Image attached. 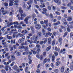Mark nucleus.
I'll use <instances>...</instances> for the list:
<instances>
[{"mask_svg": "<svg viewBox=\"0 0 73 73\" xmlns=\"http://www.w3.org/2000/svg\"><path fill=\"white\" fill-rule=\"evenodd\" d=\"M35 27L36 29L38 30L40 29H41V25H40L37 24L35 25Z\"/></svg>", "mask_w": 73, "mask_h": 73, "instance_id": "f257e3e1", "label": "nucleus"}, {"mask_svg": "<svg viewBox=\"0 0 73 73\" xmlns=\"http://www.w3.org/2000/svg\"><path fill=\"white\" fill-rule=\"evenodd\" d=\"M31 18V16L27 17L25 19L24 21H25V23L27 24H28V19Z\"/></svg>", "mask_w": 73, "mask_h": 73, "instance_id": "f03ea898", "label": "nucleus"}, {"mask_svg": "<svg viewBox=\"0 0 73 73\" xmlns=\"http://www.w3.org/2000/svg\"><path fill=\"white\" fill-rule=\"evenodd\" d=\"M10 3H9V6H12L14 3V0H10L9 1Z\"/></svg>", "mask_w": 73, "mask_h": 73, "instance_id": "7ed1b4c3", "label": "nucleus"}, {"mask_svg": "<svg viewBox=\"0 0 73 73\" xmlns=\"http://www.w3.org/2000/svg\"><path fill=\"white\" fill-rule=\"evenodd\" d=\"M54 1L55 3L58 4H60L61 3L60 0H54Z\"/></svg>", "mask_w": 73, "mask_h": 73, "instance_id": "20e7f679", "label": "nucleus"}, {"mask_svg": "<svg viewBox=\"0 0 73 73\" xmlns=\"http://www.w3.org/2000/svg\"><path fill=\"white\" fill-rule=\"evenodd\" d=\"M48 35H49L50 36H52V33L50 32L48 33H46L45 35V37H48Z\"/></svg>", "mask_w": 73, "mask_h": 73, "instance_id": "39448f33", "label": "nucleus"}, {"mask_svg": "<svg viewBox=\"0 0 73 73\" xmlns=\"http://www.w3.org/2000/svg\"><path fill=\"white\" fill-rule=\"evenodd\" d=\"M65 49L64 48L63 50H61L60 51V53H62L63 54H65V51H66Z\"/></svg>", "mask_w": 73, "mask_h": 73, "instance_id": "423d86ee", "label": "nucleus"}, {"mask_svg": "<svg viewBox=\"0 0 73 73\" xmlns=\"http://www.w3.org/2000/svg\"><path fill=\"white\" fill-rule=\"evenodd\" d=\"M42 40H44V41H43V43L46 44V42H47V41H48V38H43L42 39Z\"/></svg>", "mask_w": 73, "mask_h": 73, "instance_id": "0eeeda50", "label": "nucleus"}, {"mask_svg": "<svg viewBox=\"0 0 73 73\" xmlns=\"http://www.w3.org/2000/svg\"><path fill=\"white\" fill-rule=\"evenodd\" d=\"M18 68H18V67H17V65H15L13 66V69H14V70H15L18 69Z\"/></svg>", "mask_w": 73, "mask_h": 73, "instance_id": "6e6552de", "label": "nucleus"}, {"mask_svg": "<svg viewBox=\"0 0 73 73\" xmlns=\"http://www.w3.org/2000/svg\"><path fill=\"white\" fill-rule=\"evenodd\" d=\"M60 22L58 21L57 23H55L53 24L54 25H55L56 26H57V25H58L59 24H60Z\"/></svg>", "mask_w": 73, "mask_h": 73, "instance_id": "1a4fd4ad", "label": "nucleus"}, {"mask_svg": "<svg viewBox=\"0 0 73 73\" xmlns=\"http://www.w3.org/2000/svg\"><path fill=\"white\" fill-rule=\"evenodd\" d=\"M73 63H71L70 64V69H71L72 70H73Z\"/></svg>", "mask_w": 73, "mask_h": 73, "instance_id": "9d476101", "label": "nucleus"}, {"mask_svg": "<svg viewBox=\"0 0 73 73\" xmlns=\"http://www.w3.org/2000/svg\"><path fill=\"white\" fill-rule=\"evenodd\" d=\"M19 12L20 13L22 14V13H23V10H22V8H20L19 9Z\"/></svg>", "mask_w": 73, "mask_h": 73, "instance_id": "9b49d317", "label": "nucleus"}, {"mask_svg": "<svg viewBox=\"0 0 73 73\" xmlns=\"http://www.w3.org/2000/svg\"><path fill=\"white\" fill-rule=\"evenodd\" d=\"M18 33V32H15V33H13V38H15L16 37V34H17Z\"/></svg>", "mask_w": 73, "mask_h": 73, "instance_id": "f8f14e48", "label": "nucleus"}, {"mask_svg": "<svg viewBox=\"0 0 73 73\" xmlns=\"http://www.w3.org/2000/svg\"><path fill=\"white\" fill-rule=\"evenodd\" d=\"M33 2V1L32 0H30L29 2H27V4L28 5H30L32 4V3Z\"/></svg>", "mask_w": 73, "mask_h": 73, "instance_id": "ddd939ff", "label": "nucleus"}, {"mask_svg": "<svg viewBox=\"0 0 73 73\" xmlns=\"http://www.w3.org/2000/svg\"><path fill=\"white\" fill-rule=\"evenodd\" d=\"M42 10L43 11H44V12L43 11L42 12V13H43V14H44V13H45V12H46V11H47V9L45 8L43 9Z\"/></svg>", "mask_w": 73, "mask_h": 73, "instance_id": "4468645a", "label": "nucleus"}, {"mask_svg": "<svg viewBox=\"0 0 73 73\" xmlns=\"http://www.w3.org/2000/svg\"><path fill=\"white\" fill-rule=\"evenodd\" d=\"M29 53V51H27L26 52H24L23 53V55H27V54H28Z\"/></svg>", "mask_w": 73, "mask_h": 73, "instance_id": "2eb2a0df", "label": "nucleus"}, {"mask_svg": "<svg viewBox=\"0 0 73 73\" xmlns=\"http://www.w3.org/2000/svg\"><path fill=\"white\" fill-rule=\"evenodd\" d=\"M72 18L71 17H68L67 20L68 21H72Z\"/></svg>", "mask_w": 73, "mask_h": 73, "instance_id": "dca6fc26", "label": "nucleus"}, {"mask_svg": "<svg viewBox=\"0 0 73 73\" xmlns=\"http://www.w3.org/2000/svg\"><path fill=\"white\" fill-rule=\"evenodd\" d=\"M66 27H68L67 31L68 32H70V29H69V25L68 24L66 26Z\"/></svg>", "mask_w": 73, "mask_h": 73, "instance_id": "f3484780", "label": "nucleus"}, {"mask_svg": "<svg viewBox=\"0 0 73 73\" xmlns=\"http://www.w3.org/2000/svg\"><path fill=\"white\" fill-rule=\"evenodd\" d=\"M51 49V46H49L48 47L46 48V51H49Z\"/></svg>", "mask_w": 73, "mask_h": 73, "instance_id": "a211bd4d", "label": "nucleus"}, {"mask_svg": "<svg viewBox=\"0 0 73 73\" xmlns=\"http://www.w3.org/2000/svg\"><path fill=\"white\" fill-rule=\"evenodd\" d=\"M60 62L59 61H57L56 62V66H58L60 65Z\"/></svg>", "mask_w": 73, "mask_h": 73, "instance_id": "6ab92c4d", "label": "nucleus"}, {"mask_svg": "<svg viewBox=\"0 0 73 73\" xmlns=\"http://www.w3.org/2000/svg\"><path fill=\"white\" fill-rule=\"evenodd\" d=\"M21 17H22V16L24 17H26V14L25 13H24L23 14H21Z\"/></svg>", "mask_w": 73, "mask_h": 73, "instance_id": "aec40b11", "label": "nucleus"}, {"mask_svg": "<svg viewBox=\"0 0 73 73\" xmlns=\"http://www.w3.org/2000/svg\"><path fill=\"white\" fill-rule=\"evenodd\" d=\"M61 72H64V66H62L61 68Z\"/></svg>", "mask_w": 73, "mask_h": 73, "instance_id": "412c9836", "label": "nucleus"}, {"mask_svg": "<svg viewBox=\"0 0 73 73\" xmlns=\"http://www.w3.org/2000/svg\"><path fill=\"white\" fill-rule=\"evenodd\" d=\"M69 68H68L67 69V70L66 71L64 72L63 73H69Z\"/></svg>", "mask_w": 73, "mask_h": 73, "instance_id": "4be33fe9", "label": "nucleus"}, {"mask_svg": "<svg viewBox=\"0 0 73 73\" xmlns=\"http://www.w3.org/2000/svg\"><path fill=\"white\" fill-rule=\"evenodd\" d=\"M8 66H6L5 67V69L6 70V71H8Z\"/></svg>", "mask_w": 73, "mask_h": 73, "instance_id": "5701e85b", "label": "nucleus"}, {"mask_svg": "<svg viewBox=\"0 0 73 73\" xmlns=\"http://www.w3.org/2000/svg\"><path fill=\"white\" fill-rule=\"evenodd\" d=\"M7 38H8L9 40H11L12 39V36H9L8 35H7Z\"/></svg>", "mask_w": 73, "mask_h": 73, "instance_id": "b1692460", "label": "nucleus"}, {"mask_svg": "<svg viewBox=\"0 0 73 73\" xmlns=\"http://www.w3.org/2000/svg\"><path fill=\"white\" fill-rule=\"evenodd\" d=\"M40 48H38L37 49V50L36 51V53L37 54H38L40 52Z\"/></svg>", "mask_w": 73, "mask_h": 73, "instance_id": "393cba45", "label": "nucleus"}, {"mask_svg": "<svg viewBox=\"0 0 73 73\" xmlns=\"http://www.w3.org/2000/svg\"><path fill=\"white\" fill-rule=\"evenodd\" d=\"M67 24H68V22H63V23L62 24L63 25H64V26H66Z\"/></svg>", "mask_w": 73, "mask_h": 73, "instance_id": "a878e982", "label": "nucleus"}, {"mask_svg": "<svg viewBox=\"0 0 73 73\" xmlns=\"http://www.w3.org/2000/svg\"><path fill=\"white\" fill-rule=\"evenodd\" d=\"M0 71L2 73H6L4 69L1 70Z\"/></svg>", "mask_w": 73, "mask_h": 73, "instance_id": "bb28decb", "label": "nucleus"}, {"mask_svg": "<svg viewBox=\"0 0 73 73\" xmlns=\"http://www.w3.org/2000/svg\"><path fill=\"white\" fill-rule=\"evenodd\" d=\"M56 42V40H54L52 41V45H54L55 44Z\"/></svg>", "mask_w": 73, "mask_h": 73, "instance_id": "cd10ccee", "label": "nucleus"}, {"mask_svg": "<svg viewBox=\"0 0 73 73\" xmlns=\"http://www.w3.org/2000/svg\"><path fill=\"white\" fill-rule=\"evenodd\" d=\"M55 14H56V15H61V13L60 12L57 11H56L55 12Z\"/></svg>", "mask_w": 73, "mask_h": 73, "instance_id": "c85d7f7f", "label": "nucleus"}, {"mask_svg": "<svg viewBox=\"0 0 73 73\" xmlns=\"http://www.w3.org/2000/svg\"><path fill=\"white\" fill-rule=\"evenodd\" d=\"M60 8L61 9H67L66 7H64L63 6H61Z\"/></svg>", "mask_w": 73, "mask_h": 73, "instance_id": "c756f323", "label": "nucleus"}, {"mask_svg": "<svg viewBox=\"0 0 73 73\" xmlns=\"http://www.w3.org/2000/svg\"><path fill=\"white\" fill-rule=\"evenodd\" d=\"M64 17L66 18V19H68V15L66 14H65L64 15Z\"/></svg>", "mask_w": 73, "mask_h": 73, "instance_id": "7c9ffc66", "label": "nucleus"}, {"mask_svg": "<svg viewBox=\"0 0 73 73\" xmlns=\"http://www.w3.org/2000/svg\"><path fill=\"white\" fill-rule=\"evenodd\" d=\"M23 40H22V39H19L18 40V43L19 44H20V43H21V42H23Z\"/></svg>", "mask_w": 73, "mask_h": 73, "instance_id": "2f4dec72", "label": "nucleus"}, {"mask_svg": "<svg viewBox=\"0 0 73 73\" xmlns=\"http://www.w3.org/2000/svg\"><path fill=\"white\" fill-rule=\"evenodd\" d=\"M66 19L65 18H63L62 19V21L63 22V23H64V22H66Z\"/></svg>", "mask_w": 73, "mask_h": 73, "instance_id": "473e14b6", "label": "nucleus"}, {"mask_svg": "<svg viewBox=\"0 0 73 73\" xmlns=\"http://www.w3.org/2000/svg\"><path fill=\"white\" fill-rule=\"evenodd\" d=\"M55 58V56L54 55H53L52 58V61L53 62L54 61V58Z\"/></svg>", "mask_w": 73, "mask_h": 73, "instance_id": "72a5a7b5", "label": "nucleus"}, {"mask_svg": "<svg viewBox=\"0 0 73 73\" xmlns=\"http://www.w3.org/2000/svg\"><path fill=\"white\" fill-rule=\"evenodd\" d=\"M23 8H26V6H25V2H23Z\"/></svg>", "mask_w": 73, "mask_h": 73, "instance_id": "f704fd0d", "label": "nucleus"}, {"mask_svg": "<svg viewBox=\"0 0 73 73\" xmlns=\"http://www.w3.org/2000/svg\"><path fill=\"white\" fill-rule=\"evenodd\" d=\"M11 57L12 58H13V59H15V56L12 54L11 55Z\"/></svg>", "mask_w": 73, "mask_h": 73, "instance_id": "c9c22d12", "label": "nucleus"}, {"mask_svg": "<svg viewBox=\"0 0 73 73\" xmlns=\"http://www.w3.org/2000/svg\"><path fill=\"white\" fill-rule=\"evenodd\" d=\"M51 42V38H49L48 39V44H50Z\"/></svg>", "mask_w": 73, "mask_h": 73, "instance_id": "e433bc0d", "label": "nucleus"}, {"mask_svg": "<svg viewBox=\"0 0 73 73\" xmlns=\"http://www.w3.org/2000/svg\"><path fill=\"white\" fill-rule=\"evenodd\" d=\"M25 36H23L22 37L21 40L23 41H24V40H25Z\"/></svg>", "mask_w": 73, "mask_h": 73, "instance_id": "4c0bfd02", "label": "nucleus"}, {"mask_svg": "<svg viewBox=\"0 0 73 73\" xmlns=\"http://www.w3.org/2000/svg\"><path fill=\"white\" fill-rule=\"evenodd\" d=\"M36 47L37 48H38V49H41V47L40 46V45L39 44H36Z\"/></svg>", "mask_w": 73, "mask_h": 73, "instance_id": "58836bf2", "label": "nucleus"}, {"mask_svg": "<svg viewBox=\"0 0 73 73\" xmlns=\"http://www.w3.org/2000/svg\"><path fill=\"white\" fill-rule=\"evenodd\" d=\"M55 50L56 51H58V50H60V48H57L56 47H55Z\"/></svg>", "mask_w": 73, "mask_h": 73, "instance_id": "ea45409f", "label": "nucleus"}, {"mask_svg": "<svg viewBox=\"0 0 73 73\" xmlns=\"http://www.w3.org/2000/svg\"><path fill=\"white\" fill-rule=\"evenodd\" d=\"M23 48H24V46H19L18 48L19 49H23Z\"/></svg>", "mask_w": 73, "mask_h": 73, "instance_id": "a19ab883", "label": "nucleus"}, {"mask_svg": "<svg viewBox=\"0 0 73 73\" xmlns=\"http://www.w3.org/2000/svg\"><path fill=\"white\" fill-rule=\"evenodd\" d=\"M45 7V5L43 4L42 5H40V8H44V7Z\"/></svg>", "mask_w": 73, "mask_h": 73, "instance_id": "79ce46f5", "label": "nucleus"}, {"mask_svg": "<svg viewBox=\"0 0 73 73\" xmlns=\"http://www.w3.org/2000/svg\"><path fill=\"white\" fill-rule=\"evenodd\" d=\"M54 54L56 57H57V56H58V52H55Z\"/></svg>", "mask_w": 73, "mask_h": 73, "instance_id": "37998d69", "label": "nucleus"}, {"mask_svg": "<svg viewBox=\"0 0 73 73\" xmlns=\"http://www.w3.org/2000/svg\"><path fill=\"white\" fill-rule=\"evenodd\" d=\"M56 8H57V7L55 6H53L52 7V9L53 10H54L55 11L56 9Z\"/></svg>", "mask_w": 73, "mask_h": 73, "instance_id": "c03bdc74", "label": "nucleus"}, {"mask_svg": "<svg viewBox=\"0 0 73 73\" xmlns=\"http://www.w3.org/2000/svg\"><path fill=\"white\" fill-rule=\"evenodd\" d=\"M37 35L39 37H41V32H39L37 34Z\"/></svg>", "mask_w": 73, "mask_h": 73, "instance_id": "a18cd8bd", "label": "nucleus"}, {"mask_svg": "<svg viewBox=\"0 0 73 73\" xmlns=\"http://www.w3.org/2000/svg\"><path fill=\"white\" fill-rule=\"evenodd\" d=\"M10 26H11V25L10 24V23H7V27H10Z\"/></svg>", "mask_w": 73, "mask_h": 73, "instance_id": "49530a36", "label": "nucleus"}, {"mask_svg": "<svg viewBox=\"0 0 73 73\" xmlns=\"http://www.w3.org/2000/svg\"><path fill=\"white\" fill-rule=\"evenodd\" d=\"M68 45H69V43H66V44L65 45V47H66V48H68Z\"/></svg>", "mask_w": 73, "mask_h": 73, "instance_id": "de8ad7c7", "label": "nucleus"}, {"mask_svg": "<svg viewBox=\"0 0 73 73\" xmlns=\"http://www.w3.org/2000/svg\"><path fill=\"white\" fill-rule=\"evenodd\" d=\"M4 68V66L3 65H0V68L1 69H3Z\"/></svg>", "mask_w": 73, "mask_h": 73, "instance_id": "09e8293b", "label": "nucleus"}, {"mask_svg": "<svg viewBox=\"0 0 73 73\" xmlns=\"http://www.w3.org/2000/svg\"><path fill=\"white\" fill-rule=\"evenodd\" d=\"M48 20H45L44 21V23L45 24H47V23H48Z\"/></svg>", "mask_w": 73, "mask_h": 73, "instance_id": "8fccbe9b", "label": "nucleus"}, {"mask_svg": "<svg viewBox=\"0 0 73 73\" xmlns=\"http://www.w3.org/2000/svg\"><path fill=\"white\" fill-rule=\"evenodd\" d=\"M36 56L37 58H40V55L39 54H37L36 55Z\"/></svg>", "mask_w": 73, "mask_h": 73, "instance_id": "3c124183", "label": "nucleus"}, {"mask_svg": "<svg viewBox=\"0 0 73 73\" xmlns=\"http://www.w3.org/2000/svg\"><path fill=\"white\" fill-rule=\"evenodd\" d=\"M44 1L42 0H41L40 1V3H41V5L43 4V3H44Z\"/></svg>", "mask_w": 73, "mask_h": 73, "instance_id": "603ef678", "label": "nucleus"}, {"mask_svg": "<svg viewBox=\"0 0 73 73\" xmlns=\"http://www.w3.org/2000/svg\"><path fill=\"white\" fill-rule=\"evenodd\" d=\"M40 60L41 61L42 60V59H43V55H41L40 56Z\"/></svg>", "mask_w": 73, "mask_h": 73, "instance_id": "864d4df0", "label": "nucleus"}, {"mask_svg": "<svg viewBox=\"0 0 73 73\" xmlns=\"http://www.w3.org/2000/svg\"><path fill=\"white\" fill-rule=\"evenodd\" d=\"M4 5L5 7L8 6V3H4Z\"/></svg>", "mask_w": 73, "mask_h": 73, "instance_id": "5fc2aeb1", "label": "nucleus"}, {"mask_svg": "<svg viewBox=\"0 0 73 73\" xmlns=\"http://www.w3.org/2000/svg\"><path fill=\"white\" fill-rule=\"evenodd\" d=\"M21 53L19 52H18L17 53V56H20Z\"/></svg>", "mask_w": 73, "mask_h": 73, "instance_id": "6e6d98bb", "label": "nucleus"}, {"mask_svg": "<svg viewBox=\"0 0 73 73\" xmlns=\"http://www.w3.org/2000/svg\"><path fill=\"white\" fill-rule=\"evenodd\" d=\"M45 66L46 68H48V67H49V64H45Z\"/></svg>", "mask_w": 73, "mask_h": 73, "instance_id": "4d7b16f0", "label": "nucleus"}, {"mask_svg": "<svg viewBox=\"0 0 73 73\" xmlns=\"http://www.w3.org/2000/svg\"><path fill=\"white\" fill-rule=\"evenodd\" d=\"M67 35H68V32H66L64 34L63 37H65Z\"/></svg>", "mask_w": 73, "mask_h": 73, "instance_id": "13d9d810", "label": "nucleus"}, {"mask_svg": "<svg viewBox=\"0 0 73 73\" xmlns=\"http://www.w3.org/2000/svg\"><path fill=\"white\" fill-rule=\"evenodd\" d=\"M2 45H4L3 47L5 48V45L6 44V42H5L2 43Z\"/></svg>", "mask_w": 73, "mask_h": 73, "instance_id": "bf43d9fd", "label": "nucleus"}, {"mask_svg": "<svg viewBox=\"0 0 73 73\" xmlns=\"http://www.w3.org/2000/svg\"><path fill=\"white\" fill-rule=\"evenodd\" d=\"M69 24H70L71 25H73V21L72 22H70L68 23Z\"/></svg>", "mask_w": 73, "mask_h": 73, "instance_id": "052dcab7", "label": "nucleus"}, {"mask_svg": "<svg viewBox=\"0 0 73 73\" xmlns=\"http://www.w3.org/2000/svg\"><path fill=\"white\" fill-rule=\"evenodd\" d=\"M58 69H56L55 70L54 72L55 73H58Z\"/></svg>", "mask_w": 73, "mask_h": 73, "instance_id": "680f3d73", "label": "nucleus"}, {"mask_svg": "<svg viewBox=\"0 0 73 73\" xmlns=\"http://www.w3.org/2000/svg\"><path fill=\"white\" fill-rule=\"evenodd\" d=\"M42 27L43 28H44L46 29V28H47V27H46V26L45 25H42Z\"/></svg>", "mask_w": 73, "mask_h": 73, "instance_id": "e2e57ef3", "label": "nucleus"}, {"mask_svg": "<svg viewBox=\"0 0 73 73\" xmlns=\"http://www.w3.org/2000/svg\"><path fill=\"white\" fill-rule=\"evenodd\" d=\"M71 5V3H69L67 5V7H70Z\"/></svg>", "mask_w": 73, "mask_h": 73, "instance_id": "0e129e2a", "label": "nucleus"}, {"mask_svg": "<svg viewBox=\"0 0 73 73\" xmlns=\"http://www.w3.org/2000/svg\"><path fill=\"white\" fill-rule=\"evenodd\" d=\"M36 72L37 73H40V69L38 68H37V70H36Z\"/></svg>", "mask_w": 73, "mask_h": 73, "instance_id": "69168bd1", "label": "nucleus"}, {"mask_svg": "<svg viewBox=\"0 0 73 73\" xmlns=\"http://www.w3.org/2000/svg\"><path fill=\"white\" fill-rule=\"evenodd\" d=\"M58 41L59 42H61L62 41V38H60L58 39Z\"/></svg>", "mask_w": 73, "mask_h": 73, "instance_id": "338daca9", "label": "nucleus"}, {"mask_svg": "<svg viewBox=\"0 0 73 73\" xmlns=\"http://www.w3.org/2000/svg\"><path fill=\"white\" fill-rule=\"evenodd\" d=\"M72 36H73V33H70V37H72Z\"/></svg>", "mask_w": 73, "mask_h": 73, "instance_id": "774afa93", "label": "nucleus"}]
</instances>
